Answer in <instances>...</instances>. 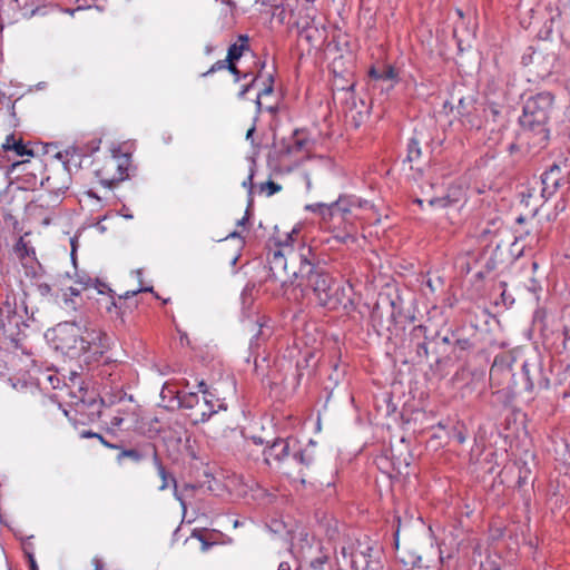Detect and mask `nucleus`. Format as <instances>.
Instances as JSON below:
<instances>
[{
    "label": "nucleus",
    "mask_w": 570,
    "mask_h": 570,
    "mask_svg": "<svg viewBox=\"0 0 570 570\" xmlns=\"http://www.w3.org/2000/svg\"><path fill=\"white\" fill-rule=\"evenodd\" d=\"M258 229L262 232L257 233L256 236L265 238L269 278L279 283L281 286L292 284L293 278H297L299 273L298 271L289 273L287 263L288 261H299L301 252L296 253L294 250L295 245L302 243L299 227L294 226L286 230L281 229V227L275 224L267 230V228L263 226V223L259 222Z\"/></svg>",
    "instance_id": "nucleus-1"
},
{
    "label": "nucleus",
    "mask_w": 570,
    "mask_h": 570,
    "mask_svg": "<svg viewBox=\"0 0 570 570\" xmlns=\"http://www.w3.org/2000/svg\"><path fill=\"white\" fill-rule=\"evenodd\" d=\"M316 256L309 246L302 245L299 255V277L306 281L318 304L327 309L344 308L352 304L351 286L336 283L333 277L316 263Z\"/></svg>",
    "instance_id": "nucleus-2"
},
{
    "label": "nucleus",
    "mask_w": 570,
    "mask_h": 570,
    "mask_svg": "<svg viewBox=\"0 0 570 570\" xmlns=\"http://www.w3.org/2000/svg\"><path fill=\"white\" fill-rule=\"evenodd\" d=\"M553 111L554 96L550 91L538 92L524 101L519 122L531 148L541 150L548 146Z\"/></svg>",
    "instance_id": "nucleus-3"
},
{
    "label": "nucleus",
    "mask_w": 570,
    "mask_h": 570,
    "mask_svg": "<svg viewBox=\"0 0 570 570\" xmlns=\"http://www.w3.org/2000/svg\"><path fill=\"white\" fill-rule=\"evenodd\" d=\"M28 307L18 305L17 295L12 289L0 294V332L16 350L26 352L29 321H33V313L28 316Z\"/></svg>",
    "instance_id": "nucleus-4"
},
{
    "label": "nucleus",
    "mask_w": 570,
    "mask_h": 570,
    "mask_svg": "<svg viewBox=\"0 0 570 570\" xmlns=\"http://www.w3.org/2000/svg\"><path fill=\"white\" fill-rule=\"evenodd\" d=\"M105 340H107L106 334L89 328L82 321L65 322L55 328L56 348L70 357L89 352L92 345L104 347Z\"/></svg>",
    "instance_id": "nucleus-5"
},
{
    "label": "nucleus",
    "mask_w": 570,
    "mask_h": 570,
    "mask_svg": "<svg viewBox=\"0 0 570 570\" xmlns=\"http://www.w3.org/2000/svg\"><path fill=\"white\" fill-rule=\"evenodd\" d=\"M125 396L126 393L121 389H118L112 394L104 392V395L98 400L91 399L88 402L81 400V402L77 404V411L79 413H85V410L88 409V419L90 421H95L96 419H100L102 415H107L109 416V423L112 428L121 429L126 423H130L126 426V429H129L137 421L135 405L129 404L119 406L116 410H110L109 413L102 412L101 410L104 405L110 406L116 402H121Z\"/></svg>",
    "instance_id": "nucleus-6"
},
{
    "label": "nucleus",
    "mask_w": 570,
    "mask_h": 570,
    "mask_svg": "<svg viewBox=\"0 0 570 570\" xmlns=\"http://www.w3.org/2000/svg\"><path fill=\"white\" fill-rule=\"evenodd\" d=\"M411 340H420L415 345V353L420 358H426L430 354L434 356L435 367L449 365L453 361L450 333L441 335L439 332L432 336L428 335V327L424 325L414 326L410 333Z\"/></svg>",
    "instance_id": "nucleus-7"
},
{
    "label": "nucleus",
    "mask_w": 570,
    "mask_h": 570,
    "mask_svg": "<svg viewBox=\"0 0 570 570\" xmlns=\"http://www.w3.org/2000/svg\"><path fill=\"white\" fill-rule=\"evenodd\" d=\"M314 145V140L306 130L295 129L291 136L282 138L279 142H274V150L269 154L268 158L269 160L282 161L301 153L309 154Z\"/></svg>",
    "instance_id": "nucleus-8"
},
{
    "label": "nucleus",
    "mask_w": 570,
    "mask_h": 570,
    "mask_svg": "<svg viewBox=\"0 0 570 570\" xmlns=\"http://www.w3.org/2000/svg\"><path fill=\"white\" fill-rule=\"evenodd\" d=\"M373 209L374 205L371 202L362 199L354 195L342 196L336 202H333L331 204L315 203L305 206V210H318L320 214H325V212H327L328 214H352L353 212L357 210L367 212Z\"/></svg>",
    "instance_id": "nucleus-9"
},
{
    "label": "nucleus",
    "mask_w": 570,
    "mask_h": 570,
    "mask_svg": "<svg viewBox=\"0 0 570 570\" xmlns=\"http://www.w3.org/2000/svg\"><path fill=\"white\" fill-rule=\"evenodd\" d=\"M39 9L38 0H1L0 22L13 24L36 14Z\"/></svg>",
    "instance_id": "nucleus-10"
},
{
    "label": "nucleus",
    "mask_w": 570,
    "mask_h": 570,
    "mask_svg": "<svg viewBox=\"0 0 570 570\" xmlns=\"http://www.w3.org/2000/svg\"><path fill=\"white\" fill-rule=\"evenodd\" d=\"M521 377L524 382V389L529 393H533L535 390H546L550 384L542 366L535 362H523L521 367Z\"/></svg>",
    "instance_id": "nucleus-11"
},
{
    "label": "nucleus",
    "mask_w": 570,
    "mask_h": 570,
    "mask_svg": "<svg viewBox=\"0 0 570 570\" xmlns=\"http://www.w3.org/2000/svg\"><path fill=\"white\" fill-rule=\"evenodd\" d=\"M153 462H154V465H155V468L157 470V473H158L159 478L161 479V484L158 488L159 491L166 490L169 487V482H171V484L174 487V497H175L176 500L179 501L183 510L185 511L186 510L185 493L194 492L196 487L193 485V484L186 483L183 487V490L179 491L178 487H177L176 479L166 471V468L164 466V464H163V462H161V460H160L158 454L153 460Z\"/></svg>",
    "instance_id": "nucleus-12"
},
{
    "label": "nucleus",
    "mask_w": 570,
    "mask_h": 570,
    "mask_svg": "<svg viewBox=\"0 0 570 570\" xmlns=\"http://www.w3.org/2000/svg\"><path fill=\"white\" fill-rule=\"evenodd\" d=\"M199 409L193 414V423H205L216 414L218 411L227 410V405L223 400H219L215 392L206 393L203 396V403L198 406Z\"/></svg>",
    "instance_id": "nucleus-13"
},
{
    "label": "nucleus",
    "mask_w": 570,
    "mask_h": 570,
    "mask_svg": "<svg viewBox=\"0 0 570 570\" xmlns=\"http://www.w3.org/2000/svg\"><path fill=\"white\" fill-rule=\"evenodd\" d=\"M297 445L294 438L275 439L273 443L264 450L265 462L269 464L271 459L276 462H283L291 458L293 450Z\"/></svg>",
    "instance_id": "nucleus-14"
},
{
    "label": "nucleus",
    "mask_w": 570,
    "mask_h": 570,
    "mask_svg": "<svg viewBox=\"0 0 570 570\" xmlns=\"http://www.w3.org/2000/svg\"><path fill=\"white\" fill-rule=\"evenodd\" d=\"M120 452L117 455V462L121 463L124 459H130L135 463H139L146 459L154 460L157 455V448L153 443H146L138 448L132 449H122L120 446Z\"/></svg>",
    "instance_id": "nucleus-15"
},
{
    "label": "nucleus",
    "mask_w": 570,
    "mask_h": 570,
    "mask_svg": "<svg viewBox=\"0 0 570 570\" xmlns=\"http://www.w3.org/2000/svg\"><path fill=\"white\" fill-rule=\"evenodd\" d=\"M563 181V173L560 164H553L541 176L542 196L553 195Z\"/></svg>",
    "instance_id": "nucleus-16"
},
{
    "label": "nucleus",
    "mask_w": 570,
    "mask_h": 570,
    "mask_svg": "<svg viewBox=\"0 0 570 570\" xmlns=\"http://www.w3.org/2000/svg\"><path fill=\"white\" fill-rule=\"evenodd\" d=\"M291 458L298 468V474L305 476L306 472L315 462V451L309 446L303 448L297 441V445L295 450H293Z\"/></svg>",
    "instance_id": "nucleus-17"
},
{
    "label": "nucleus",
    "mask_w": 570,
    "mask_h": 570,
    "mask_svg": "<svg viewBox=\"0 0 570 570\" xmlns=\"http://www.w3.org/2000/svg\"><path fill=\"white\" fill-rule=\"evenodd\" d=\"M1 147L3 153L12 154L13 158L33 156V150L24 144L21 137L14 134L8 135Z\"/></svg>",
    "instance_id": "nucleus-18"
},
{
    "label": "nucleus",
    "mask_w": 570,
    "mask_h": 570,
    "mask_svg": "<svg viewBox=\"0 0 570 570\" xmlns=\"http://www.w3.org/2000/svg\"><path fill=\"white\" fill-rule=\"evenodd\" d=\"M57 158L61 160L65 170L71 174L81 167V163L85 156L79 147L71 146L65 151L58 153Z\"/></svg>",
    "instance_id": "nucleus-19"
},
{
    "label": "nucleus",
    "mask_w": 570,
    "mask_h": 570,
    "mask_svg": "<svg viewBox=\"0 0 570 570\" xmlns=\"http://www.w3.org/2000/svg\"><path fill=\"white\" fill-rule=\"evenodd\" d=\"M451 346L453 360H460L463 354L473 347V343L470 338L461 337L459 332H451Z\"/></svg>",
    "instance_id": "nucleus-20"
},
{
    "label": "nucleus",
    "mask_w": 570,
    "mask_h": 570,
    "mask_svg": "<svg viewBox=\"0 0 570 570\" xmlns=\"http://www.w3.org/2000/svg\"><path fill=\"white\" fill-rule=\"evenodd\" d=\"M248 41H249V38L247 35L238 36V42L230 45L228 48L227 57H226V59L228 60V63H234L235 61L240 59L244 51L249 49Z\"/></svg>",
    "instance_id": "nucleus-21"
},
{
    "label": "nucleus",
    "mask_w": 570,
    "mask_h": 570,
    "mask_svg": "<svg viewBox=\"0 0 570 570\" xmlns=\"http://www.w3.org/2000/svg\"><path fill=\"white\" fill-rule=\"evenodd\" d=\"M512 361L513 358L509 354H501L497 356L490 370L491 379L494 380L503 373L510 374Z\"/></svg>",
    "instance_id": "nucleus-22"
},
{
    "label": "nucleus",
    "mask_w": 570,
    "mask_h": 570,
    "mask_svg": "<svg viewBox=\"0 0 570 570\" xmlns=\"http://www.w3.org/2000/svg\"><path fill=\"white\" fill-rule=\"evenodd\" d=\"M14 253L20 259L21 264H23V261L31 262V259H37L35 248L29 245V242L23 239V236H19V239L14 245Z\"/></svg>",
    "instance_id": "nucleus-23"
},
{
    "label": "nucleus",
    "mask_w": 570,
    "mask_h": 570,
    "mask_svg": "<svg viewBox=\"0 0 570 570\" xmlns=\"http://www.w3.org/2000/svg\"><path fill=\"white\" fill-rule=\"evenodd\" d=\"M176 399L181 409L194 410L200 405V399L196 392L178 391Z\"/></svg>",
    "instance_id": "nucleus-24"
},
{
    "label": "nucleus",
    "mask_w": 570,
    "mask_h": 570,
    "mask_svg": "<svg viewBox=\"0 0 570 570\" xmlns=\"http://www.w3.org/2000/svg\"><path fill=\"white\" fill-rule=\"evenodd\" d=\"M370 77L374 80H383V81H395L397 78V72L392 66H384L382 68H371Z\"/></svg>",
    "instance_id": "nucleus-25"
},
{
    "label": "nucleus",
    "mask_w": 570,
    "mask_h": 570,
    "mask_svg": "<svg viewBox=\"0 0 570 570\" xmlns=\"http://www.w3.org/2000/svg\"><path fill=\"white\" fill-rule=\"evenodd\" d=\"M330 217L333 218L334 216ZM335 217L338 218L340 223H344V230H338L337 233L334 234V237L342 243H347L348 240L354 239L356 227L352 223L346 222L344 219V216Z\"/></svg>",
    "instance_id": "nucleus-26"
},
{
    "label": "nucleus",
    "mask_w": 570,
    "mask_h": 570,
    "mask_svg": "<svg viewBox=\"0 0 570 570\" xmlns=\"http://www.w3.org/2000/svg\"><path fill=\"white\" fill-rule=\"evenodd\" d=\"M252 217L253 216H243V218L237 222V226L242 227V230H233L224 239H237V248L240 249L244 245V233L247 230L246 225L253 224L250 222Z\"/></svg>",
    "instance_id": "nucleus-27"
},
{
    "label": "nucleus",
    "mask_w": 570,
    "mask_h": 570,
    "mask_svg": "<svg viewBox=\"0 0 570 570\" xmlns=\"http://www.w3.org/2000/svg\"><path fill=\"white\" fill-rule=\"evenodd\" d=\"M406 157L405 161L410 163L411 165L421 159L422 150L420 146V140L416 137H412L409 139L407 147H406Z\"/></svg>",
    "instance_id": "nucleus-28"
},
{
    "label": "nucleus",
    "mask_w": 570,
    "mask_h": 570,
    "mask_svg": "<svg viewBox=\"0 0 570 570\" xmlns=\"http://www.w3.org/2000/svg\"><path fill=\"white\" fill-rule=\"evenodd\" d=\"M341 554L343 557V559H348V562L351 564V567L355 570L358 569V566H357V558L358 557H362L363 560H364V563L365 566L367 567L368 566V560H367V554L364 552V551H356V552H353L350 550V548H346V547H342L341 548Z\"/></svg>",
    "instance_id": "nucleus-29"
},
{
    "label": "nucleus",
    "mask_w": 570,
    "mask_h": 570,
    "mask_svg": "<svg viewBox=\"0 0 570 570\" xmlns=\"http://www.w3.org/2000/svg\"><path fill=\"white\" fill-rule=\"evenodd\" d=\"M460 122L465 129H480L482 127V119L478 110H471L468 115L460 118Z\"/></svg>",
    "instance_id": "nucleus-30"
},
{
    "label": "nucleus",
    "mask_w": 570,
    "mask_h": 570,
    "mask_svg": "<svg viewBox=\"0 0 570 570\" xmlns=\"http://www.w3.org/2000/svg\"><path fill=\"white\" fill-rule=\"evenodd\" d=\"M257 333L250 340V346L258 345L261 340H266L271 335V328L267 326V320L265 316H262L257 320Z\"/></svg>",
    "instance_id": "nucleus-31"
},
{
    "label": "nucleus",
    "mask_w": 570,
    "mask_h": 570,
    "mask_svg": "<svg viewBox=\"0 0 570 570\" xmlns=\"http://www.w3.org/2000/svg\"><path fill=\"white\" fill-rule=\"evenodd\" d=\"M24 268V273L28 277H31L33 279H38L43 274V268L41 264L38 262V259H31V262H24L21 264Z\"/></svg>",
    "instance_id": "nucleus-32"
},
{
    "label": "nucleus",
    "mask_w": 570,
    "mask_h": 570,
    "mask_svg": "<svg viewBox=\"0 0 570 570\" xmlns=\"http://www.w3.org/2000/svg\"><path fill=\"white\" fill-rule=\"evenodd\" d=\"M91 287L97 289L99 294L109 295L111 298V306H114L115 308H120V306H118L115 299V292L105 282L100 281L98 277H94Z\"/></svg>",
    "instance_id": "nucleus-33"
},
{
    "label": "nucleus",
    "mask_w": 570,
    "mask_h": 570,
    "mask_svg": "<svg viewBox=\"0 0 570 570\" xmlns=\"http://www.w3.org/2000/svg\"><path fill=\"white\" fill-rule=\"evenodd\" d=\"M471 110H475V101L473 97L460 98L456 106V111L460 118L468 115Z\"/></svg>",
    "instance_id": "nucleus-34"
},
{
    "label": "nucleus",
    "mask_w": 570,
    "mask_h": 570,
    "mask_svg": "<svg viewBox=\"0 0 570 570\" xmlns=\"http://www.w3.org/2000/svg\"><path fill=\"white\" fill-rule=\"evenodd\" d=\"M328 560V554L323 552L322 548L320 547V556L311 560L309 568L312 570H324V567L327 564Z\"/></svg>",
    "instance_id": "nucleus-35"
},
{
    "label": "nucleus",
    "mask_w": 570,
    "mask_h": 570,
    "mask_svg": "<svg viewBox=\"0 0 570 570\" xmlns=\"http://www.w3.org/2000/svg\"><path fill=\"white\" fill-rule=\"evenodd\" d=\"M100 142H101L100 139H94L91 141H88L87 144L75 145L73 147H79L81 149L83 156L88 157L99 150Z\"/></svg>",
    "instance_id": "nucleus-36"
},
{
    "label": "nucleus",
    "mask_w": 570,
    "mask_h": 570,
    "mask_svg": "<svg viewBox=\"0 0 570 570\" xmlns=\"http://www.w3.org/2000/svg\"><path fill=\"white\" fill-rule=\"evenodd\" d=\"M81 438H97V441H100L102 445L108 449H120V445L108 442L101 434L95 433L92 431H82L80 433Z\"/></svg>",
    "instance_id": "nucleus-37"
},
{
    "label": "nucleus",
    "mask_w": 570,
    "mask_h": 570,
    "mask_svg": "<svg viewBox=\"0 0 570 570\" xmlns=\"http://www.w3.org/2000/svg\"><path fill=\"white\" fill-rule=\"evenodd\" d=\"M26 218H22L21 220L13 219L12 222L14 233H17L20 236H23V239L32 233L30 228H26Z\"/></svg>",
    "instance_id": "nucleus-38"
},
{
    "label": "nucleus",
    "mask_w": 570,
    "mask_h": 570,
    "mask_svg": "<svg viewBox=\"0 0 570 570\" xmlns=\"http://www.w3.org/2000/svg\"><path fill=\"white\" fill-rule=\"evenodd\" d=\"M94 277H90L86 273L76 275L75 284L81 286V289H87L91 287Z\"/></svg>",
    "instance_id": "nucleus-39"
},
{
    "label": "nucleus",
    "mask_w": 570,
    "mask_h": 570,
    "mask_svg": "<svg viewBox=\"0 0 570 570\" xmlns=\"http://www.w3.org/2000/svg\"><path fill=\"white\" fill-rule=\"evenodd\" d=\"M228 68V60H218L216 61L206 72H204L202 76L207 77L216 71L224 70Z\"/></svg>",
    "instance_id": "nucleus-40"
},
{
    "label": "nucleus",
    "mask_w": 570,
    "mask_h": 570,
    "mask_svg": "<svg viewBox=\"0 0 570 570\" xmlns=\"http://www.w3.org/2000/svg\"><path fill=\"white\" fill-rule=\"evenodd\" d=\"M142 292H150V293H154V288L153 286H147V287H138L137 289H134V291H127L124 295H119L118 299H128L130 297H134L136 296L138 293H142Z\"/></svg>",
    "instance_id": "nucleus-41"
},
{
    "label": "nucleus",
    "mask_w": 570,
    "mask_h": 570,
    "mask_svg": "<svg viewBox=\"0 0 570 570\" xmlns=\"http://www.w3.org/2000/svg\"><path fill=\"white\" fill-rule=\"evenodd\" d=\"M389 304L392 308V312H391V315H390V318L393 323H396L397 322V317L400 316L401 312H400V308H397V304L395 301L393 299H389Z\"/></svg>",
    "instance_id": "nucleus-42"
},
{
    "label": "nucleus",
    "mask_w": 570,
    "mask_h": 570,
    "mask_svg": "<svg viewBox=\"0 0 570 570\" xmlns=\"http://www.w3.org/2000/svg\"><path fill=\"white\" fill-rule=\"evenodd\" d=\"M36 287L42 297H47L51 294V286L47 283H36Z\"/></svg>",
    "instance_id": "nucleus-43"
},
{
    "label": "nucleus",
    "mask_w": 570,
    "mask_h": 570,
    "mask_svg": "<svg viewBox=\"0 0 570 570\" xmlns=\"http://www.w3.org/2000/svg\"><path fill=\"white\" fill-rule=\"evenodd\" d=\"M256 81H257V77H254V78L250 80V82H249V83L244 85V86L242 87V89L239 90L238 95H237V96H238V98H239V99H244V98H245V96H246V94H247V92H248V91H249V90L255 86Z\"/></svg>",
    "instance_id": "nucleus-44"
},
{
    "label": "nucleus",
    "mask_w": 570,
    "mask_h": 570,
    "mask_svg": "<svg viewBox=\"0 0 570 570\" xmlns=\"http://www.w3.org/2000/svg\"><path fill=\"white\" fill-rule=\"evenodd\" d=\"M267 80H268V85H266L265 88L257 95L261 98L271 95L274 90L273 89V82H274L273 76L269 75Z\"/></svg>",
    "instance_id": "nucleus-45"
},
{
    "label": "nucleus",
    "mask_w": 570,
    "mask_h": 570,
    "mask_svg": "<svg viewBox=\"0 0 570 570\" xmlns=\"http://www.w3.org/2000/svg\"><path fill=\"white\" fill-rule=\"evenodd\" d=\"M255 104H256V109H257V115H259L263 110H266L268 112H274L276 109L275 107L273 106H263V102H262V98L257 96L256 100H255Z\"/></svg>",
    "instance_id": "nucleus-46"
},
{
    "label": "nucleus",
    "mask_w": 570,
    "mask_h": 570,
    "mask_svg": "<svg viewBox=\"0 0 570 570\" xmlns=\"http://www.w3.org/2000/svg\"><path fill=\"white\" fill-rule=\"evenodd\" d=\"M350 112H351V119L354 121V125L357 127L360 126V124L364 120V118L366 117L365 114H363L362 111H357V112H354L353 109H350Z\"/></svg>",
    "instance_id": "nucleus-47"
},
{
    "label": "nucleus",
    "mask_w": 570,
    "mask_h": 570,
    "mask_svg": "<svg viewBox=\"0 0 570 570\" xmlns=\"http://www.w3.org/2000/svg\"><path fill=\"white\" fill-rule=\"evenodd\" d=\"M0 107H7L13 110L14 104L11 101L10 97H7L3 92H0Z\"/></svg>",
    "instance_id": "nucleus-48"
},
{
    "label": "nucleus",
    "mask_w": 570,
    "mask_h": 570,
    "mask_svg": "<svg viewBox=\"0 0 570 570\" xmlns=\"http://www.w3.org/2000/svg\"><path fill=\"white\" fill-rule=\"evenodd\" d=\"M266 188H267V195L271 196V195H274L275 193H277L278 190H281V186L274 181H267L265 184Z\"/></svg>",
    "instance_id": "nucleus-49"
},
{
    "label": "nucleus",
    "mask_w": 570,
    "mask_h": 570,
    "mask_svg": "<svg viewBox=\"0 0 570 570\" xmlns=\"http://www.w3.org/2000/svg\"><path fill=\"white\" fill-rule=\"evenodd\" d=\"M197 389H198V392L197 393H202V395L204 396L205 395V392L206 393H212L213 391L209 389L208 384L202 380L197 383Z\"/></svg>",
    "instance_id": "nucleus-50"
},
{
    "label": "nucleus",
    "mask_w": 570,
    "mask_h": 570,
    "mask_svg": "<svg viewBox=\"0 0 570 570\" xmlns=\"http://www.w3.org/2000/svg\"><path fill=\"white\" fill-rule=\"evenodd\" d=\"M193 535L196 537L202 542V551L204 552L208 551V549L214 544L213 542L206 541L202 534L198 535L194 532Z\"/></svg>",
    "instance_id": "nucleus-51"
},
{
    "label": "nucleus",
    "mask_w": 570,
    "mask_h": 570,
    "mask_svg": "<svg viewBox=\"0 0 570 570\" xmlns=\"http://www.w3.org/2000/svg\"><path fill=\"white\" fill-rule=\"evenodd\" d=\"M429 206L438 208H443L446 205V202L444 199L439 198H431L429 200Z\"/></svg>",
    "instance_id": "nucleus-52"
},
{
    "label": "nucleus",
    "mask_w": 570,
    "mask_h": 570,
    "mask_svg": "<svg viewBox=\"0 0 570 570\" xmlns=\"http://www.w3.org/2000/svg\"><path fill=\"white\" fill-rule=\"evenodd\" d=\"M563 347L564 350H570V327L563 328Z\"/></svg>",
    "instance_id": "nucleus-53"
},
{
    "label": "nucleus",
    "mask_w": 570,
    "mask_h": 570,
    "mask_svg": "<svg viewBox=\"0 0 570 570\" xmlns=\"http://www.w3.org/2000/svg\"><path fill=\"white\" fill-rule=\"evenodd\" d=\"M227 70L230 71L235 76V81L238 82L240 80V71L237 69V67L234 63H228Z\"/></svg>",
    "instance_id": "nucleus-54"
},
{
    "label": "nucleus",
    "mask_w": 570,
    "mask_h": 570,
    "mask_svg": "<svg viewBox=\"0 0 570 570\" xmlns=\"http://www.w3.org/2000/svg\"><path fill=\"white\" fill-rule=\"evenodd\" d=\"M454 439H455L460 444H462V443H464V442H465L466 436H465V434H464L462 431H456V432L454 433Z\"/></svg>",
    "instance_id": "nucleus-55"
},
{
    "label": "nucleus",
    "mask_w": 570,
    "mask_h": 570,
    "mask_svg": "<svg viewBox=\"0 0 570 570\" xmlns=\"http://www.w3.org/2000/svg\"><path fill=\"white\" fill-rule=\"evenodd\" d=\"M92 563H94V566H95V570H102V569H104V563H102V561H101V559H100V558L95 557V558L92 559Z\"/></svg>",
    "instance_id": "nucleus-56"
},
{
    "label": "nucleus",
    "mask_w": 570,
    "mask_h": 570,
    "mask_svg": "<svg viewBox=\"0 0 570 570\" xmlns=\"http://www.w3.org/2000/svg\"><path fill=\"white\" fill-rule=\"evenodd\" d=\"M95 227L97 228V230L100 233V234H104L106 230H107V226L105 224H102V222H97L95 224Z\"/></svg>",
    "instance_id": "nucleus-57"
},
{
    "label": "nucleus",
    "mask_w": 570,
    "mask_h": 570,
    "mask_svg": "<svg viewBox=\"0 0 570 570\" xmlns=\"http://www.w3.org/2000/svg\"><path fill=\"white\" fill-rule=\"evenodd\" d=\"M277 570H292V567L287 561H282L278 564Z\"/></svg>",
    "instance_id": "nucleus-58"
},
{
    "label": "nucleus",
    "mask_w": 570,
    "mask_h": 570,
    "mask_svg": "<svg viewBox=\"0 0 570 570\" xmlns=\"http://www.w3.org/2000/svg\"><path fill=\"white\" fill-rule=\"evenodd\" d=\"M68 291L70 292V295L78 296V295H80V292L82 289H81V286H79V287H72L71 286V287L68 288Z\"/></svg>",
    "instance_id": "nucleus-59"
},
{
    "label": "nucleus",
    "mask_w": 570,
    "mask_h": 570,
    "mask_svg": "<svg viewBox=\"0 0 570 570\" xmlns=\"http://www.w3.org/2000/svg\"><path fill=\"white\" fill-rule=\"evenodd\" d=\"M27 163L28 161H17V160H13L10 166H11L12 169H16L18 167H23L24 168Z\"/></svg>",
    "instance_id": "nucleus-60"
},
{
    "label": "nucleus",
    "mask_w": 570,
    "mask_h": 570,
    "mask_svg": "<svg viewBox=\"0 0 570 570\" xmlns=\"http://www.w3.org/2000/svg\"><path fill=\"white\" fill-rule=\"evenodd\" d=\"M255 132V125H253L246 132V139L250 140L253 138V135Z\"/></svg>",
    "instance_id": "nucleus-61"
},
{
    "label": "nucleus",
    "mask_w": 570,
    "mask_h": 570,
    "mask_svg": "<svg viewBox=\"0 0 570 570\" xmlns=\"http://www.w3.org/2000/svg\"><path fill=\"white\" fill-rule=\"evenodd\" d=\"M527 218H528V216L520 215V216H518V218H517V223H518L519 225H522V224H524V223L527 222Z\"/></svg>",
    "instance_id": "nucleus-62"
},
{
    "label": "nucleus",
    "mask_w": 570,
    "mask_h": 570,
    "mask_svg": "<svg viewBox=\"0 0 570 570\" xmlns=\"http://www.w3.org/2000/svg\"><path fill=\"white\" fill-rule=\"evenodd\" d=\"M134 273L136 274V276H137V278H138L139 283L141 284V283H142V279H141V276H142V269H140V268H139V269H136Z\"/></svg>",
    "instance_id": "nucleus-63"
},
{
    "label": "nucleus",
    "mask_w": 570,
    "mask_h": 570,
    "mask_svg": "<svg viewBox=\"0 0 570 570\" xmlns=\"http://www.w3.org/2000/svg\"><path fill=\"white\" fill-rule=\"evenodd\" d=\"M29 568L30 570H39L36 560H31Z\"/></svg>",
    "instance_id": "nucleus-64"
}]
</instances>
